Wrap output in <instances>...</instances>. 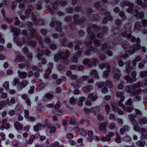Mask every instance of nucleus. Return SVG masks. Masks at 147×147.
<instances>
[{
  "instance_id": "nucleus-64",
  "label": "nucleus",
  "mask_w": 147,
  "mask_h": 147,
  "mask_svg": "<svg viewBox=\"0 0 147 147\" xmlns=\"http://www.w3.org/2000/svg\"><path fill=\"white\" fill-rule=\"evenodd\" d=\"M3 87L7 89H8L9 87V83L8 82H5L3 84Z\"/></svg>"
},
{
  "instance_id": "nucleus-56",
  "label": "nucleus",
  "mask_w": 147,
  "mask_h": 147,
  "mask_svg": "<svg viewBox=\"0 0 147 147\" xmlns=\"http://www.w3.org/2000/svg\"><path fill=\"white\" fill-rule=\"evenodd\" d=\"M71 79L72 80H76L78 78V76L75 74H72L70 76Z\"/></svg>"
},
{
  "instance_id": "nucleus-23",
  "label": "nucleus",
  "mask_w": 147,
  "mask_h": 147,
  "mask_svg": "<svg viewBox=\"0 0 147 147\" xmlns=\"http://www.w3.org/2000/svg\"><path fill=\"white\" fill-rule=\"evenodd\" d=\"M91 86L89 85L85 87H84L82 88V89L83 91L86 93L89 92L90 90L91 89Z\"/></svg>"
},
{
  "instance_id": "nucleus-17",
  "label": "nucleus",
  "mask_w": 147,
  "mask_h": 147,
  "mask_svg": "<svg viewBox=\"0 0 147 147\" xmlns=\"http://www.w3.org/2000/svg\"><path fill=\"white\" fill-rule=\"evenodd\" d=\"M139 123L140 125H144L147 123V119L146 118H141L139 120Z\"/></svg>"
},
{
  "instance_id": "nucleus-18",
  "label": "nucleus",
  "mask_w": 147,
  "mask_h": 147,
  "mask_svg": "<svg viewBox=\"0 0 147 147\" xmlns=\"http://www.w3.org/2000/svg\"><path fill=\"white\" fill-rule=\"evenodd\" d=\"M142 85V83L140 81H139L134 85L131 86L132 89L137 88H140Z\"/></svg>"
},
{
  "instance_id": "nucleus-30",
  "label": "nucleus",
  "mask_w": 147,
  "mask_h": 147,
  "mask_svg": "<svg viewBox=\"0 0 147 147\" xmlns=\"http://www.w3.org/2000/svg\"><path fill=\"white\" fill-rule=\"evenodd\" d=\"M79 130L82 136H85L87 134L86 131L82 128L79 129Z\"/></svg>"
},
{
  "instance_id": "nucleus-36",
  "label": "nucleus",
  "mask_w": 147,
  "mask_h": 147,
  "mask_svg": "<svg viewBox=\"0 0 147 147\" xmlns=\"http://www.w3.org/2000/svg\"><path fill=\"white\" fill-rule=\"evenodd\" d=\"M116 137L115 139V141L117 143H120L121 142V138L120 136H119L117 132H116Z\"/></svg>"
},
{
  "instance_id": "nucleus-1",
  "label": "nucleus",
  "mask_w": 147,
  "mask_h": 147,
  "mask_svg": "<svg viewBox=\"0 0 147 147\" xmlns=\"http://www.w3.org/2000/svg\"><path fill=\"white\" fill-rule=\"evenodd\" d=\"M122 102H119L118 104H117L114 102L111 103V107L113 111L117 112L120 115H122L124 114L123 112L121 110L119 107H121L124 110H126L127 112L130 113L132 111L133 108L132 107H125L124 105L122 103Z\"/></svg>"
},
{
  "instance_id": "nucleus-51",
  "label": "nucleus",
  "mask_w": 147,
  "mask_h": 147,
  "mask_svg": "<svg viewBox=\"0 0 147 147\" xmlns=\"http://www.w3.org/2000/svg\"><path fill=\"white\" fill-rule=\"evenodd\" d=\"M53 96V95L52 94L47 93L45 95V97L46 98L49 99L52 98Z\"/></svg>"
},
{
  "instance_id": "nucleus-52",
  "label": "nucleus",
  "mask_w": 147,
  "mask_h": 147,
  "mask_svg": "<svg viewBox=\"0 0 147 147\" xmlns=\"http://www.w3.org/2000/svg\"><path fill=\"white\" fill-rule=\"evenodd\" d=\"M35 22L39 25H41L44 24L43 20H38L35 21Z\"/></svg>"
},
{
  "instance_id": "nucleus-63",
  "label": "nucleus",
  "mask_w": 147,
  "mask_h": 147,
  "mask_svg": "<svg viewBox=\"0 0 147 147\" xmlns=\"http://www.w3.org/2000/svg\"><path fill=\"white\" fill-rule=\"evenodd\" d=\"M28 44L33 47H34L36 46V42L31 41H28Z\"/></svg>"
},
{
  "instance_id": "nucleus-40",
  "label": "nucleus",
  "mask_w": 147,
  "mask_h": 147,
  "mask_svg": "<svg viewBox=\"0 0 147 147\" xmlns=\"http://www.w3.org/2000/svg\"><path fill=\"white\" fill-rule=\"evenodd\" d=\"M22 98L26 100V101H30V100L28 98V95L27 94H23L22 96Z\"/></svg>"
},
{
  "instance_id": "nucleus-14",
  "label": "nucleus",
  "mask_w": 147,
  "mask_h": 147,
  "mask_svg": "<svg viewBox=\"0 0 147 147\" xmlns=\"http://www.w3.org/2000/svg\"><path fill=\"white\" fill-rule=\"evenodd\" d=\"M142 91L141 88H139L137 89L136 88L132 89V90L131 93L133 94H136L138 95Z\"/></svg>"
},
{
  "instance_id": "nucleus-47",
  "label": "nucleus",
  "mask_w": 147,
  "mask_h": 147,
  "mask_svg": "<svg viewBox=\"0 0 147 147\" xmlns=\"http://www.w3.org/2000/svg\"><path fill=\"white\" fill-rule=\"evenodd\" d=\"M96 85L98 88H100L105 85V83L103 82H100L98 83Z\"/></svg>"
},
{
  "instance_id": "nucleus-26",
  "label": "nucleus",
  "mask_w": 147,
  "mask_h": 147,
  "mask_svg": "<svg viewBox=\"0 0 147 147\" xmlns=\"http://www.w3.org/2000/svg\"><path fill=\"white\" fill-rule=\"evenodd\" d=\"M137 144L140 147H144L145 144V142L144 141L139 140L137 142Z\"/></svg>"
},
{
  "instance_id": "nucleus-19",
  "label": "nucleus",
  "mask_w": 147,
  "mask_h": 147,
  "mask_svg": "<svg viewBox=\"0 0 147 147\" xmlns=\"http://www.w3.org/2000/svg\"><path fill=\"white\" fill-rule=\"evenodd\" d=\"M36 138V137L33 135H31L29 137V138L27 142V144H31L34 140Z\"/></svg>"
},
{
  "instance_id": "nucleus-29",
  "label": "nucleus",
  "mask_w": 147,
  "mask_h": 147,
  "mask_svg": "<svg viewBox=\"0 0 147 147\" xmlns=\"http://www.w3.org/2000/svg\"><path fill=\"white\" fill-rule=\"evenodd\" d=\"M41 125L40 123L36 125H35L33 128V129L35 131H37L39 130L41 128Z\"/></svg>"
},
{
  "instance_id": "nucleus-50",
  "label": "nucleus",
  "mask_w": 147,
  "mask_h": 147,
  "mask_svg": "<svg viewBox=\"0 0 147 147\" xmlns=\"http://www.w3.org/2000/svg\"><path fill=\"white\" fill-rule=\"evenodd\" d=\"M139 13L137 9H135L133 10L132 11V13L135 16H137Z\"/></svg>"
},
{
  "instance_id": "nucleus-43",
  "label": "nucleus",
  "mask_w": 147,
  "mask_h": 147,
  "mask_svg": "<svg viewBox=\"0 0 147 147\" xmlns=\"http://www.w3.org/2000/svg\"><path fill=\"white\" fill-rule=\"evenodd\" d=\"M67 122L66 120L65 119L63 120L62 125L64 127L65 130V131H67Z\"/></svg>"
},
{
  "instance_id": "nucleus-12",
  "label": "nucleus",
  "mask_w": 147,
  "mask_h": 147,
  "mask_svg": "<svg viewBox=\"0 0 147 147\" xmlns=\"http://www.w3.org/2000/svg\"><path fill=\"white\" fill-rule=\"evenodd\" d=\"M83 63L85 65H88L89 67H91L92 66V65L91 62V61L90 59H84L83 61Z\"/></svg>"
},
{
  "instance_id": "nucleus-3",
  "label": "nucleus",
  "mask_w": 147,
  "mask_h": 147,
  "mask_svg": "<svg viewBox=\"0 0 147 147\" xmlns=\"http://www.w3.org/2000/svg\"><path fill=\"white\" fill-rule=\"evenodd\" d=\"M107 70L104 71L102 75L103 78L106 79L107 78L110 72V67L109 63L107 64Z\"/></svg>"
},
{
  "instance_id": "nucleus-2",
  "label": "nucleus",
  "mask_w": 147,
  "mask_h": 147,
  "mask_svg": "<svg viewBox=\"0 0 147 147\" xmlns=\"http://www.w3.org/2000/svg\"><path fill=\"white\" fill-rule=\"evenodd\" d=\"M141 48V47L140 44H134L129 48L127 52L129 54H133Z\"/></svg>"
},
{
  "instance_id": "nucleus-53",
  "label": "nucleus",
  "mask_w": 147,
  "mask_h": 147,
  "mask_svg": "<svg viewBox=\"0 0 147 147\" xmlns=\"http://www.w3.org/2000/svg\"><path fill=\"white\" fill-rule=\"evenodd\" d=\"M123 140L126 142H129L131 141V138L129 136H126L123 138Z\"/></svg>"
},
{
  "instance_id": "nucleus-45",
  "label": "nucleus",
  "mask_w": 147,
  "mask_h": 147,
  "mask_svg": "<svg viewBox=\"0 0 147 147\" xmlns=\"http://www.w3.org/2000/svg\"><path fill=\"white\" fill-rule=\"evenodd\" d=\"M109 63H108L106 62L105 64V63H100L98 65L99 67L101 69H103L105 67H107V64Z\"/></svg>"
},
{
  "instance_id": "nucleus-42",
  "label": "nucleus",
  "mask_w": 147,
  "mask_h": 147,
  "mask_svg": "<svg viewBox=\"0 0 147 147\" xmlns=\"http://www.w3.org/2000/svg\"><path fill=\"white\" fill-rule=\"evenodd\" d=\"M98 62V60L96 58H93L92 59V62H91L93 65H96Z\"/></svg>"
},
{
  "instance_id": "nucleus-6",
  "label": "nucleus",
  "mask_w": 147,
  "mask_h": 147,
  "mask_svg": "<svg viewBox=\"0 0 147 147\" xmlns=\"http://www.w3.org/2000/svg\"><path fill=\"white\" fill-rule=\"evenodd\" d=\"M129 117L131 123L134 126L138 124L137 121L135 119L136 117V115H129Z\"/></svg>"
},
{
  "instance_id": "nucleus-27",
  "label": "nucleus",
  "mask_w": 147,
  "mask_h": 147,
  "mask_svg": "<svg viewBox=\"0 0 147 147\" xmlns=\"http://www.w3.org/2000/svg\"><path fill=\"white\" fill-rule=\"evenodd\" d=\"M106 85L108 86L110 88H113V84L111 81L109 80H107L105 82Z\"/></svg>"
},
{
  "instance_id": "nucleus-49",
  "label": "nucleus",
  "mask_w": 147,
  "mask_h": 147,
  "mask_svg": "<svg viewBox=\"0 0 147 147\" xmlns=\"http://www.w3.org/2000/svg\"><path fill=\"white\" fill-rule=\"evenodd\" d=\"M134 131L137 132H139L140 128L138 126V124L134 126Z\"/></svg>"
},
{
  "instance_id": "nucleus-46",
  "label": "nucleus",
  "mask_w": 147,
  "mask_h": 147,
  "mask_svg": "<svg viewBox=\"0 0 147 147\" xmlns=\"http://www.w3.org/2000/svg\"><path fill=\"white\" fill-rule=\"evenodd\" d=\"M59 143L58 142H55L54 144H52L50 145L51 147H59Z\"/></svg>"
},
{
  "instance_id": "nucleus-41",
  "label": "nucleus",
  "mask_w": 147,
  "mask_h": 147,
  "mask_svg": "<svg viewBox=\"0 0 147 147\" xmlns=\"http://www.w3.org/2000/svg\"><path fill=\"white\" fill-rule=\"evenodd\" d=\"M131 74L132 78L136 81L137 80L136 78V72L135 71H133L131 72Z\"/></svg>"
},
{
  "instance_id": "nucleus-57",
  "label": "nucleus",
  "mask_w": 147,
  "mask_h": 147,
  "mask_svg": "<svg viewBox=\"0 0 147 147\" xmlns=\"http://www.w3.org/2000/svg\"><path fill=\"white\" fill-rule=\"evenodd\" d=\"M146 131V129L144 128H140L139 132H140L142 135H143V134L145 133Z\"/></svg>"
},
{
  "instance_id": "nucleus-38",
  "label": "nucleus",
  "mask_w": 147,
  "mask_h": 147,
  "mask_svg": "<svg viewBox=\"0 0 147 147\" xmlns=\"http://www.w3.org/2000/svg\"><path fill=\"white\" fill-rule=\"evenodd\" d=\"M62 45L63 46H66L68 43V40L66 38H64L62 39L61 42Z\"/></svg>"
},
{
  "instance_id": "nucleus-4",
  "label": "nucleus",
  "mask_w": 147,
  "mask_h": 147,
  "mask_svg": "<svg viewBox=\"0 0 147 147\" xmlns=\"http://www.w3.org/2000/svg\"><path fill=\"white\" fill-rule=\"evenodd\" d=\"M64 53L63 52L60 51L58 53L56 54L54 57V60L56 61H58L59 59L60 60L61 59L64 57Z\"/></svg>"
},
{
  "instance_id": "nucleus-22",
  "label": "nucleus",
  "mask_w": 147,
  "mask_h": 147,
  "mask_svg": "<svg viewBox=\"0 0 147 147\" xmlns=\"http://www.w3.org/2000/svg\"><path fill=\"white\" fill-rule=\"evenodd\" d=\"M60 61L62 63L65 65L68 64L69 63L68 59L64 57L61 59Z\"/></svg>"
},
{
  "instance_id": "nucleus-60",
  "label": "nucleus",
  "mask_w": 147,
  "mask_h": 147,
  "mask_svg": "<svg viewBox=\"0 0 147 147\" xmlns=\"http://www.w3.org/2000/svg\"><path fill=\"white\" fill-rule=\"evenodd\" d=\"M34 87L32 86L30 87V89L28 91V92L30 94H32L34 92Z\"/></svg>"
},
{
  "instance_id": "nucleus-31",
  "label": "nucleus",
  "mask_w": 147,
  "mask_h": 147,
  "mask_svg": "<svg viewBox=\"0 0 147 147\" xmlns=\"http://www.w3.org/2000/svg\"><path fill=\"white\" fill-rule=\"evenodd\" d=\"M77 83L76 84H74V83H71V85L74 87V88H78L79 87V85H78V83H80L81 82V80L79 79L77 80Z\"/></svg>"
},
{
  "instance_id": "nucleus-25",
  "label": "nucleus",
  "mask_w": 147,
  "mask_h": 147,
  "mask_svg": "<svg viewBox=\"0 0 147 147\" xmlns=\"http://www.w3.org/2000/svg\"><path fill=\"white\" fill-rule=\"evenodd\" d=\"M91 110L92 113H93L94 114L98 113L100 111V108L98 106H96Z\"/></svg>"
},
{
  "instance_id": "nucleus-33",
  "label": "nucleus",
  "mask_w": 147,
  "mask_h": 147,
  "mask_svg": "<svg viewBox=\"0 0 147 147\" xmlns=\"http://www.w3.org/2000/svg\"><path fill=\"white\" fill-rule=\"evenodd\" d=\"M140 75V77L142 78H144L145 76L147 77V71H141Z\"/></svg>"
},
{
  "instance_id": "nucleus-62",
  "label": "nucleus",
  "mask_w": 147,
  "mask_h": 147,
  "mask_svg": "<svg viewBox=\"0 0 147 147\" xmlns=\"http://www.w3.org/2000/svg\"><path fill=\"white\" fill-rule=\"evenodd\" d=\"M126 5L131 7H133L134 5L132 3H131L129 1H126Z\"/></svg>"
},
{
  "instance_id": "nucleus-24",
  "label": "nucleus",
  "mask_w": 147,
  "mask_h": 147,
  "mask_svg": "<svg viewBox=\"0 0 147 147\" xmlns=\"http://www.w3.org/2000/svg\"><path fill=\"white\" fill-rule=\"evenodd\" d=\"M14 127L17 130H20L22 128V126L18 122H16L14 123Z\"/></svg>"
},
{
  "instance_id": "nucleus-54",
  "label": "nucleus",
  "mask_w": 147,
  "mask_h": 147,
  "mask_svg": "<svg viewBox=\"0 0 147 147\" xmlns=\"http://www.w3.org/2000/svg\"><path fill=\"white\" fill-rule=\"evenodd\" d=\"M12 145L14 147H18V144L17 141L16 140H13L12 142Z\"/></svg>"
},
{
  "instance_id": "nucleus-48",
  "label": "nucleus",
  "mask_w": 147,
  "mask_h": 147,
  "mask_svg": "<svg viewBox=\"0 0 147 147\" xmlns=\"http://www.w3.org/2000/svg\"><path fill=\"white\" fill-rule=\"evenodd\" d=\"M24 113L25 117L26 118V119H28V118H29V111L27 110H26L24 111Z\"/></svg>"
},
{
  "instance_id": "nucleus-35",
  "label": "nucleus",
  "mask_w": 147,
  "mask_h": 147,
  "mask_svg": "<svg viewBox=\"0 0 147 147\" xmlns=\"http://www.w3.org/2000/svg\"><path fill=\"white\" fill-rule=\"evenodd\" d=\"M116 127L115 124L114 123H111L109 126V128L111 130H113L115 129Z\"/></svg>"
},
{
  "instance_id": "nucleus-13",
  "label": "nucleus",
  "mask_w": 147,
  "mask_h": 147,
  "mask_svg": "<svg viewBox=\"0 0 147 147\" xmlns=\"http://www.w3.org/2000/svg\"><path fill=\"white\" fill-rule=\"evenodd\" d=\"M124 78L127 80L128 82H132L136 81L132 78H131L129 75L125 76L124 77Z\"/></svg>"
},
{
  "instance_id": "nucleus-10",
  "label": "nucleus",
  "mask_w": 147,
  "mask_h": 147,
  "mask_svg": "<svg viewBox=\"0 0 147 147\" xmlns=\"http://www.w3.org/2000/svg\"><path fill=\"white\" fill-rule=\"evenodd\" d=\"M28 84V81L26 80H23L20 83V88L22 89L26 86Z\"/></svg>"
},
{
  "instance_id": "nucleus-28",
  "label": "nucleus",
  "mask_w": 147,
  "mask_h": 147,
  "mask_svg": "<svg viewBox=\"0 0 147 147\" xmlns=\"http://www.w3.org/2000/svg\"><path fill=\"white\" fill-rule=\"evenodd\" d=\"M88 97L91 99L92 100H95L98 98V97L96 95H94L93 93H91L88 95Z\"/></svg>"
},
{
  "instance_id": "nucleus-20",
  "label": "nucleus",
  "mask_w": 147,
  "mask_h": 147,
  "mask_svg": "<svg viewBox=\"0 0 147 147\" xmlns=\"http://www.w3.org/2000/svg\"><path fill=\"white\" fill-rule=\"evenodd\" d=\"M33 8L32 5H30L29 8L26 9L25 11V14L27 16L30 15L31 13V11L32 10Z\"/></svg>"
},
{
  "instance_id": "nucleus-44",
  "label": "nucleus",
  "mask_w": 147,
  "mask_h": 147,
  "mask_svg": "<svg viewBox=\"0 0 147 147\" xmlns=\"http://www.w3.org/2000/svg\"><path fill=\"white\" fill-rule=\"evenodd\" d=\"M30 33L33 36H36V30L32 28L30 30Z\"/></svg>"
},
{
  "instance_id": "nucleus-15",
  "label": "nucleus",
  "mask_w": 147,
  "mask_h": 147,
  "mask_svg": "<svg viewBox=\"0 0 147 147\" xmlns=\"http://www.w3.org/2000/svg\"><path fill=\"white\" fill-rule=\"evenodd\" d=\"M48 127L50 129V132L51 133H54L57 130L55 126L52 125H49Z\"/></svg>"
},
{
  "instance_id": "nucleus-55",
  "label": "nucleus",
  "mask_w": 147,
  "mask_h": 147,
  "mask_svg": "<svg viewBox=\"0 0 147 147\" xmlns=\"http://www.w3.org/2000/svg\"><path fill=\"white\" fill-rule=\"evenodd\" d=\"M125 90L127 92L131 93L132 90H131V88L129 86H126L125 88Z\"/></svg>"
},
{
  "instance_id": "nucleus-32",
  "label": "nucleus",
  "mask_w": 147,
  "mask_h": 147,
  "mask_svg": "<svg viewBox=\"0 0 147 147\" xmlns=\"http://www.w3.org/2000/svg\"><path fill=\"white\" fill-rule=\"evenodd\" d=\"M37 50L38 51V53L37 55L38 58L40 59V57L42 56L43 54V52L42 50H40L39 49H37Z\"/></svg>"
},
{
  "instance_id": "nucleus-58",
  "label": "nucleus",
  "mask_w": 147,
  "mask_h": 147,
  "mask_svg": "<svg viewBox=\"0 0 147 147\" xmlns=\"http://www.w3.org/2000/svg\"><path fill=\"white\" fill-rule=\"evenodd\" d=\"M14 40L18 45L22 46V45L21 42L19 40V39L17 37H16L14 38Z\"/></svg>"
},
{
  "instance_id": "nucleus-8",
  "label": "nucleus",
  "mask_w": 147,
  "mask_h": 147,
  "mask_svg": "<svg viewBox=\"0 0 147 147\" xmlns=\"http://www.w3.org/2000/svg\"><path fill=\"white\" fill-rule=\"evenodd\" d=\"M11 32H13L14 34L17 36L20 34V30L18 28H16L13 27H11Z\"/></svg>"
},
{
  "instance_id": "nucleus-61",
  "label": "nucleus",
  "mask_w": 147,
  "mask_h": 147,
  "mask_svg": "<svg viewBox=\"0 0 147 147\" xmlns=\"http://www.w3.org/2000/svg\"><path fill=\"white\" fill-rule=\"evenodd\" d=\"M109 119L111 120H115V115L113 114H111L109 116Z\"/></svg>"
},
{
  "instance_id": "nucleus-5",
  "label": "nucleus",
  "mask_w": 147,
  "mask_h": 147,
  "mask_svg": "<svg viewBox=\"0 0 147 147\" xmlns=\"http://www.w3.org/2000/svg\"><path fill=\"white\" fill-rule=\"evenodd\" d=\"M74 19L75 22L77 23H82L84 22L85 20L84 18L80 19L79 16L77 15L74 16Z\"/></svg>"
},
{
  "instance_id": "nucleus-39",
  "label": "nucleus",
  "mask_w": 147,
  "mask_h": 147,
  "mask_svg": "<svg viewBox=\"0 0 147 147\" xmlns=\"http://www.w3.org/2000/svg\"><path fill=\"white\" fill-rule=\"evenodd\" d=\"M131 68L130 65L129 64L127 65L126 67V72L127 74H129L131 72Z\"/></svg>"
},
{
  "instance_id": "nucleus-21",
  "label": "nucleus",
  "mask_w": 147,
  "mask_h": 147,
  "mask_svg": "<svg viewBox=\"0 0 147 147\" xmlns=\"http://www.w3.org/2000/svg\"><path fill=\"white\" fill-rule=\"evenodd\" d=\"M76 102H64V104L66 105L67 107L69 108H71V105H74Z\"/></svg>"
},
{
  "instance_id": "nucleus-37",
  "label": "nucleus",
  "mask_w": 147,
  "mask_h": 147,
  "mask_svg": "<svg viewBox=\"0 0 147 147\" xmlns=\"http://www.w3.org/2000/svg\"><path fill=\"white\" fill-rule=\"evenodd\" d=\"M135 28L137 29L140 30L141 27L142 26L140 22H137L136 23L135 25Z\"/></svg>"
},
{
  "instance_id": "nucleus-59",
  "label": "nucleus",
  "mask_w": 147,
  "mask_h": 147,
  "mask_svg": "<svg viewBox=\"0 0 147 147\" xmlns=\"http://www.w3.org/2000/svg\"><path fill=\"white\" fill-rule=\"evenodd\" d=\"M142 26L144 27H145L147 26V20L146 19H144L142 21Z\"/></svg>"
},
{
  "instance_id": "nucleus-7",
  "label": "nucleus",
  "mask_w": 147,
  "mask_h": 147,
  "mask_svg": "<svg viewBox=\"0 0 147 147\" xmlns=\"http://www.w3.org/2000/svg\"><path fill=\"white\" fill-rule=\"evenodd\" d=\"M18 76L21 79H24L27 76V73L25 71H18Z\"/></svg>"
},
{
  "instance_id": "nucleus-34",
  "label": "nucleus",
  "mask_w": 147,
  "mask_h": 147,
  "mask_svg": "<svg viewBox=\"0 0 147 147\" xmlns=\"http://www.w3.org/2000/svg\"><path fill=\"white\" fill-rule=\"evenodd\" d=\"M110 138L107 135L105 136L102 137L101 139V140L103 142H108L110 141Z\"/></svg>"
},
{
  "instance_id": "nucleus-11",
  "label": "nucleus",
  "mask_w": 147,
  "mask_h": 147,
  "mask_svg": "<svg viewBox=\"0 0 147 147\" xmlns=\"http://www.w3.org/2000/svg\"><path fill=\"white\" fill-rule=\"evenodd\" d=\"M107 122H105L104 123L98 124L99 126V129L100 131H105L106 128V125L107 124Z\"/></svg>"
},
{
  "instance_id": "nucleus-16",
  "label": "nucleus",
  "mask_w": 147,
  "mask_h": 147,
  "mask_svg": "<svg viewBox=\"0 0 147 147\" xmlns=\"http://www.w3.org/2000/svg\"><path fill=\"white\" fill-rule=\"evenodd\" d=\"M54 113L56 114L61 115L63 114V110L59 109L54 110Z\"/></svg>"
},
{
  "instance_id": "nucleus-9",
  "label": "nucleus",
  "mask_w": 147,
  "mask_h": 147,
  "mask_svg": "<svg viewBox=\"0 0 147 147\" xmlns=\"http://www.w3.org/2000/svg\"><path fill=\"white\" fill-rule=\"evenodd\" d=\"M25 65L27 66V67H30V63L28 61H26L24 62V64L23 63H21L18 64V66L21 69H23L25 67Z\"/></svg>"
}]
</instances>
